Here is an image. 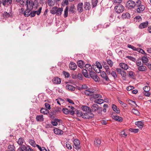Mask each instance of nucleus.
<instances>
[{"label":"nucleus","mask_w":151,"mask_h":151,"mask_svg":"<svg viewBox=\"0 0 151 151\" xmlns=\"http://www.w3.org/2000/svg\"><path fill=\"white\" fill-rule=\"evenodd\" d=\"M90 109L91 111L93 112H96L99 114H101L103 111L102 108L99 107L97 104H96L93 105Z\"/></svg>","instance_id":"f257e3e1"},{"label":"nucleus","mask_w":151,"mask_h":151,"mask_svg":"<svg viewBox=\"0 0 151 151\" xmlns=\"http://www.w3.org/2000/svg\"><path fill=\"white\" fill-rule=\"evenodd\" d=\"M63 11V8L55 6L52 8L50 11V12L52 14H56L57 15L60 16L61 15Z\"/></svg>","instance_id":"f03ea898"},{"label":"nucleus","mask_w":151,"mask_h":151,"mask_svg":"<svg viewBox=\"0 0 151 151\" xmlns=\"http://www.w3.org/2000/svg\"><path fill=\"white\" fill-rule=\"evenodd\" d=\"M114 9L116 13L120 14L124 11V7L122 4H119L115 7Z\"/></svg>","instance_id":"7ed1b4c3"},{"label":"nucleus","mask_w":151,"mask_h":151,"mask_svg":"<svg viewBox=\"0 0 151 151\" xmlns=\"http://www.w3.org/2000/svg\"><path fill=\"white\" fill-rule=\"evenodd\" d=\"M136 5V3L134 1L129 0L126 3V7L129 9H132L134 8Z\"/></svg>","instance_id":"20e7f679"},{"label":"nucleus","mask_w":151,"mask_h":151,"mask_svg":"<svg viewBox=\"0 0 151 151\" xmlns=\"http://www.w3.org/2000/svg\"><path fill=\"white\" fill-rule=\"evenodd\" d=\"M73 148L77 150H80L81 148V146L80 145V141L77 139H75L73 141Z\"/></svg>","instance_id":"39448f33"},{"label":"nucleus","mask_w":151,"mask_h":151,"mask_svg":"<svg viewBox=\"0 0 151 151\" xmlns=\"http://www.w3.org/2000/svg\"><path fill=\"white\" fill-rule=\"evenodd\" d=\"M90 78L91 77L96 82L99 81V77L97 76L96 73L93 71H91L89 72Z\"/></svg>","instance_id":"423d86ee"},{"label":"nucleus","mask_w":151,"mask_h":151,"mask_svg":"<svg viewBox=\"0 0 151 151\" xmlns=\"http://www.w3.org/2000/svg\"><path fill=\"white\" fill-rule=\"evenodd\" d=\"M82 117L84 119H90L93 118L94 116V115L91 113V112L87 113L85 112L83 113V115H82Z\"/></svg>","instance_id":"0eeeda50"},{"label":"nucleus","mask_w":151,"mask_h":151,"mask_svg":"<svg viewBox=\"0 0 151 151\" xmlns=\"http://www.w3.org/2000/svg\"><path fill=\"white\" fill-rule=\"evenodd\" d=\"M101 76L106 81L109 82L110 81L105 72L103 71L101 72Z\"/></svg>","instance_id":"6e6552de"},{"label":"nucleus","mask_w":151,"mask_h":151,"mask_svg":"<svg viewBox=\"0 0 151 151\" xmlns=\"http://www.w3.org/2000/svg\"><path fill=\"white\" fill-rule=\"evenodd\" d=\"M33 6H34V5L32 1V0H29L26 6L27 8L32 10L33 8Z\"/></svg>","instance_id":"1a4fd4ad"},{"label":"nucleus","mask_w":151,"mask_h":151,"mask_svg":"<svg viewBox=\"0 0 151 151\" xmlns=\"http://www.w3.org/2000/svg\"><path fill=\"white\" fill-rule=\"evenodd\" d=\"M137 8L136 9L137 12L138 13H141L143 12L145 9V7L143 5H139L137 6Z\"/></svg>","instance_id":"9d476101"},{"label":"nucleus","mask_w":151,"mask_h":151,"mask_svg":"<svg viewBox=\"0 0 151 151\" xmlns=\"http://www.w3.org/2000/svg\"><path fill=\"white\" fill-rule=\"evenodd\" d=\"M94 92V91H93V90H92L91 89H90L89 88H88L87 90H86L84 92V93L85 95H86L90 96L93 95Z\"/></svg>","instance_id":"9b49d317"},{"label":"nucleus","mask_w":151,"mask_h":151,"mask_svg":"<svg viewBox=\"0 0 151 151\" xmlns=\"http://www.w3.org/2000/svg\"><path fill=\"white\" fill-rule=\"evenodd\" d=\"M148 25V22L146 21L145 22L141 23L139 26L138 27L140 29H142L146 27Z\"/></svg>","instance_id":"f8f14e48"},{"label":"nucleus","mask_w":151,"mask_h":151,"mask_svg":"<svg viewBox=\"0 0 151 151\" xmlns=\"http://www.w3.org/2000/svg\"><path fill=\"white\" fill-rule=\"evenodd\" d=\"M77 67L76 64L73 62H70L69 64V68L70 69L73 70H75Z\"/></svg>","instance_id":"ddd939ff"},{"label":"nucleus","mask_w":151,"mask_h":151,"mask_svg":"<svg viewBox=\"0 0 151 151\" xmlns=\"http://www.w3.org/2000/svg\"><path fill=\"white\" fill-rule=\"evenodd\" d=\"M135 124L140 129H142L144 125V122L142 121L136 122Z\"/></svg>","instance_id":"4468645a"},{"label":"nucleus","mask_w":151,"mask_h":151,"mask_svg":"<svg viewBox=\"0 0 151 151\" xmlns=\"http://www.w3.org/2000/svg\"><path fill=\"white\" fill-rule=\"evenodd\" d=\"M137 69L139 71L142 72L146 71L147 70V67L143 65L138 67Z\"/></svg>","instance_id":"2eb2a0df"},{"label":"nucleus","mask_w":151,"mask_h":151,"mask_svg":"<svg viewBox=\"0 0 151 151\" xmlns=\"http://www.w3.org/2000/svg\"><path fill=\"white\" fill-rule=\"evenodd\" d=\"M54 132L57 135H62L63 133V132L61 130L56 128L54 129Z\"/></svg>","instance_id":"dca6fc26"},{"label":"nucleus","mask_w":151,"mask_h":151,"mask_svg":"<svg viewBox=\"0 0 151 151\" xmlns=\"http://www.w3.org/2000/svg\"><path fill=\"white\" fill-rule=\"evenodd\" d=\"M83 4L82 3H79L77 6V9L79 12H82L83 11Z\"/></svg>","instance_id":"f3484780"},{"label":"nucleus","mask_w":151,"mask_h":151,"mask_svg":"<svg viewBox=\"0 0 151 151\" xmlns=\"http://www.w3.org/2000/svg\"><path fill=\"white\" fill-rule=\"evenodd\" d=\"M84 8L86 10H89L91 8V5L89 2H86L84 4Z\"/></svg>","instance_id":"a211bd4d"},{"label":"nucleus","mask_w":151,"mask_h":151,"mask_svg":"<svg viewBox=\"0 0 151 151\" xmlns=\"http://www.w3.org/2000/svg\"><path fill=\"white\" fill-rule=\"evenodd\" d=\"M61 79L58 77H55L53 79V83L54 84H59L61 82Z\"/></svg>","instance_id":"6ab92c4d"},{"label":"nucleus","mask_w":151,"mask_h":151,"mask_svg":"<svg viewBox=\"0 0 151 151\" xmlns=\"http://www.w3.org/2000/svg\"><path fill=\"white\" fill-rule=\"evenodd\" d=\"M66 89L71 91H75L76 89V88L75 87L69 84H67L66 85Z\"/></svg>","instance_id":"aec40b11"},{"label":"nucleus","mask_w":151,"mask_h":151,"mask_svg":"<svg viewBox=\"0 0 151 151\" xmlns=\"http://www.w3.org/2000/svg\"><path fill=\"white\" fill-rule=\"evenodd\" d=\"M119 66L121 68L124 70H127L128 68V65L125 63H121L119 64Z\"/></svg>","instance_id":"412c9836"},{"label":"nucleus","mask_w":151,"mask_h":151,"mask_svg":"<svg viewBox=\"0 0 151 151\" xmlns=\"http://www.w3.org/2000/svg\"><path fill=\"white\" fill-rule=\"evenodd\" d=\"M135 62H136V65L137 67L143 65L144 64L141 58L138 59L137 60H136Z\"/></svg>","instance_id":"4be33fe9"},{"label":"nucleus","mask_w":151,"mask_h":151,"mask_svg":"<svg viewBox=\"0 0 151 151\" xmlns=\"http://www.w3.org/2000/svg\"><path fill=\"white\" fill-rule=\"evenodd\" d=\"M82 109L85 111L86 112H91V109L90 107L86 106H82Z\"/></svg>","instance_id":"5701e85b"},{"label":"nucleus","mask_w":151,"mask_h":151,"mask_svg":"<svg viewBox=\"0 0 151 151\" xmlns=\"http://www.w3.org/2000/svg\"><path fill=\"white\" fill-rule=\"evenodd\" d=\"M82 72L85 77L88 78H90V76L88 75L87 70L86 69H83L82 71Z\"/></svg>","instance_id":"b1692460"},{"label":"nucleus","mask_w":151,"mask_h":151,"mask_svg":"<svg viewBox=\"0 0 151 151\" xmlns=\"http://www.w3.org/2000/svg\"><path fill=\"white\" fill-rule=\"evenodd\" d=\"M116 14L115 13L112 14L109 17V21L110 22H113L116 19Z\"/></svg>","instance_id":"393cba45"},{"label":"nucleus","mask_w":151,"mask_h":151,"mask_svg":"<svg viewBox=\"0 0 151 151\" xmlns=\"http://www.w3.org/2000/svg\"><path fill=\"white\" fill-rule=\"evenodd\" d=\"M112 107L113 110L116 113H119L120 112V110L119 109L117 108L116 106L114 104H112Z\"/></svg>","instance_id":"a878e982"},{"label":"nucleus","mask_w":151,"mask_h":151,"mask_svg":"<svg viewBox=\"0 0 151 151\" xmlns=\"http://www.w3.org/2000/svg\"><path fill=\"white\" fill-rule=\"evenodd\" d=\"M36 119L38 122H43L44 121V119L42 115H37L36 116Z\"/></svg>","instance_id":"bb28decb"},{"label":"nucleus","mask_w":151,"mask_h":151,"mask_svg":"<svg viewBox=\"0 0 151 151\" xmlns=\"http://www.w3.org/2000/svg\"><path fill=\"white\" fill-rule=\"evenodd\" d=\"M77 64L78 66L81 68H83L85 65L83 61L81 60H78L77 62Z\"/></svg>","instance_id":"cd10ccee"},{"label":"nucleus","mask_w":151,"mask_h":151,"mask_svg":"<svg viewBox=\"0 0 151 151\" xmlns=\"http://www.w3.org/2000/svg\"><path fill=\"white\" fill-rule=\"evenodd\" d=\"M61 120L60 119H55L53 121H52L51 124L54 126H56L58 124V122H60Z\"/></svg>","instance_id":"c85d7f7f"},{"label":"nucleus","mask_w":151,"mask_h":151,"mask_svg":"<svg viewBox=\"0 0 151 151\" xmlns=\"http://www.w3.org/2000/svg\"><path fill=\"white\" fill-rule=\"evenodd\" d=\"M85 68L87 69V70L90 72L92 70V68L91 65L89 64H87L84 66Z\"/></svg>","instance_id":"c756f323"},{"label":"nucleus","mask_w":151,"mask_h":151,"mask_svg":"<svg viewBox=\"0 0 151 151\" xmlns=\"http://www.w3.org/2000/svg\"><path fill=\"white\" fill-rule=\"evenodd\" d=\"M101 143V140L99 139H96L94 142V145L95 146H99Z\"/></svg>","instance_id":"7c9ffc66"},{"label":"nucleus","mask_w":151,"mask_h":151,"mask_svg":"<svg viewBox=\"0 0 151 151\" xmlns=\"http://www.w3.org/2000/svg\"><path fill=\"white\" fill-rule=\"evenodd\" d=\"M56 2L55 0H48V5L50 6H53Z\"/></svg>","instance_id":"2f4dec72"},{"label":"nucleus","mask_w":151,"mask_h":151,"mask_svg":"<svg viewBox=\"0 0 151 151\" xmlns=\"http://www.w3.org/2000/svg\"><path fill=\"white\" fill-rule=\"evenodd\" d=\"M40 112L44 114H48L49 111L48 109L44 108H42L40 109Z\"/></svg>","instance_id":"473e14b6"},{"label":"nucleus","mask_w":151,"mask_h":151,"mask_svg":"<svg viewBox=\"0 0 151 151\" xmlns=\"http://www.w3.org/2000/svg\"><path fill=\"white\" fill-rule=\"evenodd\" d=\"M32 9H29L28 8H27L25 11L24 16L25 17H28L30 15V13L31 12V11Z\"/></svg>","instance_id":"72a5a7b5"},{"label":"nucleus","mask_w":151,"mask_h":151,"mask_svg":"<svg viewBox=\"0 0 151 151\" xmlns=\"http://www.w3.org/2000/svg\"><path fill=\"white\" fill-rule=\"evenodd\" d=\"M113 118L115 120L120 122H122L123 120L122 117L118 116H114Z\"/></svg>","instance_id":"f704fd0d"},{"label":"nucleus","mask_w":151,"mask_h":151,"mask_svg":"<svg viewBox=\"0 0 151 151\" xmlns=\"http://www.w3.org/2000/svg\"><path fill=\"white\" fill-rule=\"evenodd\" d=\"M130 17V14L127 13L126 12L124 13H123L122 15V17L123 18H128Z\"/></svg>","instance_id":"c9c22d12"},{"label":"nucleus","mask_w":151,"mask_h":151,"mask_svg":"<svg viewBox=\"0 0 151 151\" xmlns=\"http://www.w3.org/2000/svg\"><path fill=\"white\" fill-rule=\"evenodd\" d=\"M29 143L32 146L35 147V146L36 145L35 141L32 139H30L29 140Z\"/></svg>","instance_id":"e433bc0d"},{"label":"nucleus","mask_w":151,"mask_h":151,"mask_svg":"<svg viewBox=\"0 0 151 151\" xmlns=\"http://www.w3.org/2000/svg\"><path fill=\"white\" fill-rule=\"evenodd\" d=\"M141 59L142 60L143 63L145 65H146V64L147 63V62L148 61V59L147 57V56L146 57H142Z\"/></svg>","instance_id":"4c0bfd02"},{"label":"nucleus","mask_w":151,"mask_h":151,"mask_svg":"<svg viewBox=\"0 0 151 151\" xmlns=\"http://www.w3.org/2000/svg\"><path fill=\"white\" fill-rule=\"evenodd\" d=\"M94 102L97 104H101L104 102V100L103 99H96Z\"/></svg>","instance_id":"58836bf2"},{"label":"nucleus","mask_w":151,"mask_h":151,"mask_svg":"<svg viewBox=\"0 0 151 151\" xmlns=\"http://www.w3.org/2000/svg\"><path fill=\"white\" fill-rule=\"evenodd\" d=\"M129 130L131 132H133L134 133H138L139 132V130L138 129H134L132 128H130L129 129Z\"/></svg>","instance_id":"ea45409f"},{"label":"nucleus","mask_w":151,"mask_h":151,"mask_svg":"<svg viewBox=\"0 0 151 151\" xmlns=\"http://www.w3.org/2000/svg\"><path fill=\"white\" fill-rule=\"evenodd\" d=\"M15 147L13 145H10L8 146V151H14Z\"/></svg>","instance_id":"a19ab883"},{"label":"nucleus","mask_w":151,"mask_h":151,"mask_svg":"<svg viewBox=\"0 0 151 151\" xmlns=\"http://www.w3.org/2000/svg\"><path fill=\"white\" fill-rule=\"evenodd\" d=\"M24 142V139L23 138H19L17 142L18 144L19 145H22Z\"/></svg>","instance_id":"79ce46f5"},{"label":"nucleus","mask_w":151,"mask_h":151,"mask_svg":"<svg viewBox=\"0 0 151 151\" xmlns=\"http://www.w3.org/2000/svg\"><path fill=\"white\" fill-rule=\"evenodd\" d=\"M2 4L3 5H5L6 4V2L8 4H10L12 2V0H2Z\"/></svg>","instance_id":"37998d69"},{"label":"nucleus","mask_w":151,"mask_h":151,"mask_svg":"<svg viewBox=\"0 0 151 151\" xmlns=\"http://www.w3.org/2000/svg\"><path fill=\"white\" fill-rule=\"evenodd\" d=\"M75 7L74 5L71 6L70 8L69 11L72 14H73L75 12Z\"/></svg>","instance_id":"c03bdc74"},{"label":"nucleus","mask_w":151,"mask_h":151,"mask_svg":"<svg viewBox=\"0 0 151 151\" xmlns=\"http://www.w3.org/2000/svg\"><path fill=\"white\" fill-rule=\"evenodd\" d=\"M68 107L71 108V110H69V113H70V114L71 115H73L75 113L74 111L73 110L75 109L72 106H69Z\"/></svg>","instance_id":"a18cd8bd"},{"label":"nucleus","mask_w":151,"mask_h":151,"mask_svg":"<svg viewBox=\"0 0 151 151\" xmlns=\"http://www.w3.org/2000/svg\"><path fill=\"white\" fill-rule=\"evenodd\" d=\"M76 114L77 116L78 117L81 116L82 117L83 115V113L80 110H77L76 111Z\"/></svg>","instance_id":"49530a36"},{"label":"nucleus","mask_w":151,"mask_h":151,"mask_svg":"<svg viewBox=\"0 0 151 151\" xmlns=\"http://www.w3.org/2000/svg\"><path fill=\"white\" fill-rule=\"evenodd\" d=\"M98 2V0H92V4L93 7H95L97 6Z\"/></svg>","instance_id":"de8ad7c7"},{"label":"nucleus","mask_w":151,"mask_h":151,"mask_svg":"<svg viewBox=\"0 0 151 151\" xmlns=\"http://www.w3.org/2000/svg\"><path fill=\"white\" fill-rule=\"evenodd\" d=\"M68 7H66L65 10H64V17L65 18L67 17L68 14Z\"/></svg>","instance_id":"09e8293b"},{"label":"nucleus","mask_w":151,"mask_h":151,"mask_svg":"<svg viewBox=\"0 0 151 151\" xmlns=\"http://www.w3.org/2000/svg\"><path fill=\"white\" fill-rule=\"evenodd\" d=\"M132 112L136 115H139V114L138 111L135 109H133L132 110Z\"/></svg>","instance_id":"8fccbe9b"},{"label":"nucleus","mask_w":151,"mask_h":151,"mask_svg":"<svg viewBox=\"0 0 151 151\" xmlns=\"http://www.w3.org/2000/svg\"><path fill=\"white\" fill-rule=\"evenodd\" d=\"M102 65L103 67L105 69H108L109 68V66L107 65L105 61H103L102 62Z\"/></svg>","instance_id":"3c124183"},{"label":"nucleus","mask_w":151,"mask_h":151,"mask_svg":"<svg viewBox=\"0 0 151 151\" xmlns=\"http://www.w3.org/2000/svg\"><path fill=\"white\" fill-rule=\"evenodd\" d=\"M64 146L65 147H66L68 149H71L72 148L71 145L68 142H66V143L64 145Z\"/></svg>","instance_id":"603ef678"},{"label":"nucleus","mask_w":151,"mask_h":151,"mask_svg":"<svg viewBox=\"0 0 151 151\" xmlns=\"http://www.w3.org/2000/svg\"><path fill=\"white\" fill-rule=\"evenodd\" d=\"M29 0H22L20 2L21 5L26 6Z\"/></svg>","instance_id":"864d4df0"},{"label":"nucleus","mask_w":151,"mask_h":151,"mask_svg":"<svg viewBox=\"0 0 151 151\" xmlns=\"http://www.w3.org/2000/svg\"><path fill=\"white\" fill-rule=\"evenodd\" d=\"M106 62L110 66V67H111L112 66L113 63L111 60H106Z\"/></svg>","instance_id":"5fc2aeb1"},{"label":"nucleus","mask_w":151,"mask_h":151,"mask_svg":"<svg viewBox=\"0 0 151 151\" xmlns=\"http://www.w3.org/2000/svg\"><path fill=\"white\" fill-rule=\"evenodd\" d=\"M29 146H28L26 147L24 145H22L18 149H20L22 150H25L26 151L27 149V148Z\"/></svg>","instance_id":"6e6d98bb"},{"label":"nucleus","mask_w":151,"mask_h":151,"mask_svg":"<svg viewBox=\"0 0 151 151\" xmlns=\"http://www.w3.org/2000/svg\"><path fill=\"white\" fill-rule=\"evenodd\" d=\"M111 74L112 76L114 77V79H116L117 77V76L116 72L114 71H111Z\"/></svg>","instance_id":"4d7b16f0"},{"label":"nucleus","mask_w":151,"mask_h":151,"mask_svg":"<svg viewBox=\"0 0 151 151\" xmlns=\"http://www.w3.org/2000/svg\"><path fill=\"white\" fill-rule=\"evenodd\" d=\"M126 58H127L128 59L134 62H135L136 61V59L131 56H127L126 57Z\"/></svg>","instance_id":"13d9d810"},{"label":"nucleus","mask_w":151,"mask_h":151,"mask_svg":"<svg viewBox=\"0 0 151 151\" xmlns=\"http://www.w3.org/2000/svg\"><path fill=\"white\" fill-rule=\"evenodd\" d=\"M10 14L6 12H4L3 14V16L4 18H8L10 16Z\"/></svg>","instance_id":"bf43d9fd"},{"label":"nucleus","mask_w":151,"mask_h":151,"mask_svg":"<svg viewBox=\"0 0 151 151\" xmlns=\"http://www.w3.org/2000/svg\"><path fill=\"white\" fill-rule=\"evenodd\" d=\"M93 97L94 99H97L98 98H102V96L101 95H100L96 94L95 95H93Z\"/></svg>","instance_id":"052dcab7"},{"label":"nucleus","mask_w":151,"mask_h":151,"mask_svg":"<svg viewBox=\"0 0 151 151\" xmlns=\"http://www.w3.org/2000/svg\"><path fill=\"white\" fill-rule=\"evenodd\" d=\"M96 64L97 68L99 69H100L102 68V66L100 63L98 62H96Z\"/></svg>","instance_id":"680f3d73"},{"label":"nucleus","mask_w":151,"mask_h":151,"mask_svg":"<svg viewBox=\"0 0 151 151\" xmlns=\"http://www.w3.org/2000/svg\"><path fill=\"white\" fill-rule=\"evenodd\" d=\"M144 91H149L150 90V87L149 86H145L143 88Z\"/></svg>","instance_id":"e2e57ef3"},{"label":"nucleus","mask_w":151,"mask_h":151,"mask_svg":"<svg viewBox=\"0 0 151 151\" xmlns=\"http://www.w3.org/2000/svg\"><path fill=\"white\" fill-rule=\"evenodd\" d=\"M42 7H40L39 9L37 10L36 11H35V14H37L39 15L40 14L41 10H42Z\"/></svg>","instance_id":"0e129e2a"},{"label":"nucleus","mask_w":151,"mask_h":151,"mask_svg":"<svg viewBox=\"0 0 151 151\" xmlns=\"http://www.w3.org/2000/svg\"><path fill=\"white\" fill-rule=\"evenodd\" d=\"M62 111L65 114H68L69 113V110L67 109H63L62 110Z\"/></svg>","instance_id":"69168bd1"},{"label":"nucleus","mask_w":151,"mask_h":151,"mask_svg":"<svg viewBox=\"0 0 151 151\" xmlns=\"http://www.w3.org/2000/svg\"><path fill=\"white\" fill-rule=\"evenodd\" d=\"M77 77L80 80H82L83 78V76L81 73H79L77 75Z\"/></svg>","instance_id":"338daca9"},{"label":"nucleus","mask_w":151,"mask_h":151,"mask_svg":"<svg viewBox=\"0 0 151 151\" xmlns=\"http://www.w3.org/2000/svg\"><path fill=\"white\" fill-rule=\"evenodd\" d=\"M119 102L120 103V104H121V105H122V107H127V105L126 104L124 103L122 101H119Z\"/></svg>","instance_id":"774afa93"}]
</instances>
